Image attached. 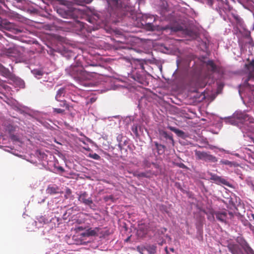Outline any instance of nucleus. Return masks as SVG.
Here are the masks:
<instances>
[{
  "label": "nucleus",
  "instance_id": "obj_8",
  "mask_svg": "<svg viewBox=\"0 0 254 254\" xmlns=\"http://www.w3.org/2000/svg\"><path fill=\"white\" fill-rule=\"evenodd\" d=\"M4 53L7 57L15 58H21L22 55V53L20 51V48L15 46L5 49Z\"/></svg>",
  "mask_w": 254,
  "mask_h": 254
},
{
  "label": "nucleus",
  "instance_id": "obj_16",
  "mask_svg": "<svg viewBox=\"0 0 254 254\" xmlns=\"http://www.w3.org/2000/svg\"><path fill=\"white\" fill-rule=\"evenodd\" d=\"M248 70L250 71V75L248 78L245 80L244 84L246 86L251 88V85L249 83L248 81L251 79V76L254 72V60H253L250 63L248 64H246Z\"/></svg>",
  "mask_w": 254,
  "mask_h": 254
},
{
  "label": "nucleus",
  "instance_id": "obj_33",
  "mask_svg": "<svg viewBox=\"0 0 254 254\" xmlns=\"http://www.w3.org/2000/svg\"><path fill=\"white\" fill-rule=\"evenodd\" d=\"M178 165L179 167L181 168L185 169L187 168L186 166L182 163L179 164Z\"/></svg>",
  "mask_w": 254,
  "mask_h": 254
},
{
  "label": "nucleus",
  "instance_id": "obj_9",
  "mask_svg": "<svg viewBox=\"0 0 254 254\" xmlns=\"http://www.w3.org/2000/svg\"><path fill=\"white\" fill-rule=\"evenodd\" d=\"M78 199L80 202L85 205L89 206L90 208H92V205H94L91 197H89L88 194L86 191L81 192L78 196Z\"/></svg>",
  "mask_w": 254,
  "mask_h": 254
},
{
  "label": "nucleus",
  "instance_id": "obj_6",
  "mask_svg": "<svg viewBox=\"0 0 254 254\" xmlns=\"http://www.w3.org/2000/svg\"><path fill=\"white\" fill-rule=\"evenodd\" d=\"M212 216L213 218L215 217L217 220L224 222H228L229 221H234V218L235 217V215L232 212L226 210L215 212L212 214Z\"/></svg>",
  "mask_w": 254,
  "mask_h": 254
},
{
  "label": "nucleus",
  "instance_id": "obj_41",
  "mask_svg": "<svg viewBox=\"0 0 254 254\" xmlns=\"http://www.w3.org/2000/svg\"><path fill=\"white\" fill-rule=\"evenodd\" d=\"M38 74L39 75H41V73H40V72L38 73Z\"/></svg>",
  "mask_w": 254,
  "mask_h": 254
},
{
  "label": "nucleus",
  "instance_id": "obj_14",
  "mask_svg": "<svg viewBox=\"0 0 254 254\" xmlns=\"http://www.w3.org/2000/svg\"><path fill=\"white\" fill-rule=\"evenodd\" d=\"M87 20L89 22L93 24V25H96V26H94L93 27V29L95 30L98 28V26L100 25L101 22V20H100V15L97 13H93L91 16H89L87 18Z\"/></svg>",
  "mask_w": 254,
  "mask_h": 254
},
{
  "label": "nucleus",
  "instance_id": "obj_22",
  "mask_svg": "<svg viewBox=\"0 0 254 254\" xmlns=\"http://www.w3.org/2000/svg\"><path fill=\"white\" fill-rule=\"evenodd\" d=\"M58 101L60 102L59 105L60 107L64 108L67 110L69 109V105L65 100H63Z\"/></svg>",
  "mask_w": 254,
  "mask_h": 254
},
{
  "label": "nucleus",
  "instance_id": "obj_37",
  "mask_svg": "<svg viewBox=\"0 0 254 254\" xmlns=\"http://www.w3.org/2000/svg\"><path fill=\"white\" fill-rule=\"evenodd\" d=\"M170 251H171L172 252H174V251H175V250H174V249L173 248H170Z\"/></svg>",
  "mask_w": 254,
  "mask_h": 254
},
{
  "label": "nucleus",
  "instance_id": "obj_5",
  "mask_svg": "<svg viewBox=\"0 0 254 254\" xmlns=\"http://www.w3.org/2000/svg\"><path fill=\"white\" fill-rule=\"evenodd\" d=\"M5 29L18 34L25 32L24 28L17 26L15 24L11 23L6 20H1L0 23V30Z\"/></svg>",
  "mask_w": 254,
  "mask_h": 254
},
{
  "label": "nucleus",
  "instance_id": "obj_21",
  "mask_svg": "<svg viewBox=\"0 0 254 254\" xmlns=\"http://www.w3.org/2000/svg\"><path fill=\"white\" fill-rule=\"evenodd\" d=\"M109 5L113 7H120L121 6V0H108Z\"/></svg>",
  "mask_w": 254,
  "mask_h": 254
},
{
  "label": "nucleus",
  "instance_id": "obj_15",
  "mask_svg": "<svg viewBox=\"0 0 254 254\" xmlns=\"http://www.w3.org/2000/svg\"><path fill=\"white\" fill-rule=\"evenodd\" d=\"M58 12L63 17L65 18H73L74 16V11L72 9L65 10L63 8H60L58 9Z\"/></svg>",
  "mask_w": 254,
  "mask_h": 254
},
{
  "label": "nucleus",
  "instance_id": "obj_43",
  "mask_svg": "<svg viewBox=\"0 0 254 254\" xmlns=\"http://www.w3.org/2000/svg\"><path fill=\"white\" fill-rule=\"evenodd\" d=\"M164 230L165 232L166 231V229H164Z\"/></svg>",
  "mask_w": 254,
  "mask_h": 254
},
{
  "label": "nucleus",
  "instance_id": "obj_29",
  "mask_svg": "<svg viewBox=\"0 0 254 254\" xmlns=\"http://www.w3.org/2000/svg\"><path fill=\"white\" fill-rule=\"evenodd\" d=\"M146 28L148 30H154V26L152 23H147L145 25Z\"/></svg>",
  "mask_w": 254,
  "mask_h": 254
},
{
  "label": "nucleus",
  "instance_id": "obj_4",
  "mask_svg": "<svg viewBox=\"0 0 254 254\" xmlns=\"http://www.w3.org/2000/svg\"><path fill=\"white\" fill-rule=\"evenodd\" d=\"M0 73L2 76L9 79L14 82L18 83L19 86L24 87L25 84L24 81L12 73L8 68H6L1 64H0Z\"/></svg>",
  "mask_w": 254,
  "mask_h": 254
},
{
  "label": "nucleus",
  "instance_id": "obj_23",
  "mask_svg": "<svg viewBox=\"0 0 254 254\" xmlns=\"http://www.w3.org/2000/svg\"><path fill=\"white\" fill-rule=\"evenodd\" d=\"M154 144H155L156 149H157V150L159 152L160 151H162V153L164 152L165 146L164 145L159 144L157 142H155Z\"/></svg>",
  "mask_w": 254,
  "mask_h": 254
},
{
  "label": "nucleus",
  "instance_id": "obj_44",
  "mask_svg": "<svg viewBox=\"0 0 254 254\" xmlns=\"http://www.w3.org/2000/svg\"><path fill=\"white\" fill-rule=\"evenodd\" d=\"M52 219L50 220V221L51 222H52Z\"/></svg>",
  "mask_w": 254,
  "mask_h": 254
},
{
  "label": "nucleus",
  "instance_id": "obj_36",
  "mask_svg": "<svg viewBox=\"0 0 254 254\" xmlns=\"http://www.w3.org/2000/svg\"><path fill=\"white\" fill-rule=\"evenodd\" d=\"M165 250L166 254H169V252H168V248L167 247L165 248Z\"/></svg>",
  "mask_w": 254,
  "mask_h": 254
},
{
  "label": "nucleus",
  "instance_id": "obj_13",
  "mask_svg": "<svg viewBox=\"0 0 254 254\" xmlns=\"http://www.w3.org/2000/svg\"><path fill=\"white\" fill-rule=\"evenodd\" d=\"M210 178L211 181H213L215 183L218 185H224L227 186H230V183L224 178L222 177L219 176L216 174L210 173Z\"/></svg>",
  "mask_w": 254,
  "mask_h": 254
},
{
  "label": "nucleus",
  "instance_id": "obj_11",
  "mask_svg": "<svg viewBox=\"0 0 254 254\" xmlns=\"http://www.w3.org/2000/svg\"><path fill=\"white\" fill-rule=\"evenodd\" d=\"M149 223H138L137 228V234L139 237H144L149 231Z\"/></svg>",
  "mask_w": 254,
  "mask_h": 254
},
{
  "label": "nucleus",
  "instance_id": "obj_31",
  "mask_svg": "<svg viewBox=\"0 0 254 254\" xmlns=\"http://www.w3.org/2000/svg\"><path fill=\"white\" fill-rule=\"evenodd\" d=\"M57 170L61 173L64 172V169L61 166H58L56 167Z\"/></svg>",
  "mask_w": 254,
  "mask_h": 254
},
{
  "label": "nucleus",
  "instance_id": "obj_17",
  "mask_svg": "<svg viewBox=\"0 0 254 254\" xmlns=\"http://www.w3.org/2000/svg\"><path fill=\"white\" fill-rule=\"evenodd\" d=\"M46 192L51 195L57 194L60 192V189L56 185H50L46 189Z\"/></svg>",
  "mask_w": 254,
  "mask_h": 254
},
{
  "label": "nucleus",
  "instance_id": "obj_19",
  "mask_svg": "<svg viewBox=\"0 0 254 254\" xmlns=\"http://www.w3.org/2000/svg\"><path fill=\"white\" fill-rule=\"evenodd\" d=\"M168 128L171 131L174 132L179 137H182V138H185L186 135H185V133L181 130H180L178 128H176V127H171V126H169L168 127Z\"/></svg>",
  "mask_w": 254,
  "mask_h": 254
},
{
  "label": "nucleus",
  "instance_id": "obj_2",
  "mask_svg": "<svg viewBox=\"0 0 254 254\" xmlns=\"http://www.w3.org/2000/svg\"><path fill=\"white\" fill-rule=\"evenodd\" d=\"M77 229L79 231H83L80 233V236L82 237H89L93 236H97L99 238L105 237L108 234L106 230H103L98 227H95L94 228L78 227Z\"/></svg>",
  "mask_w": 254,
  "mask_h": 254
},
{
  "label": "nucleus",
  "instance_id": "obj_38",
  "mask_svg": "<svg viewBox=\"0 0 254 254\" xmlns=\"http://www.w3.org/2000/svg\"><path fill=\"white\" fill-rule=\"evenodd\" d=\"M252 217L254 220V214H252Z\"/></svg>",
  "mask_w": 254,
  "mask_h": 254
},
{
  "label": "nucleus",
  "instance_id": "obj_26",
  "mask_svg": "<svg viewBox=\"0 0 254 254\" xmlns=\"http://www.w3.org/2000/svg\"><path fill=\"white\" fill-rule=\"evenodd\" d=\"M207 65L209 66L211 68V70L212 71H215L216 69V66L214 64V63L212 61H208L207 63Z\"/></svg>",
  "mask_w": 254,
  "mask_h": 254
},
{
  "label": "nucleus",
  "instance_id": "obj_39",
  "mask_svg": "<svg viewBox=\"0 0 254 254\" xmlns=\"http://www.w3.org/2000/svg\"><path fill=\"white\" fill-rule=\"evenodd\" d=\"M80 26H82V27H83V26H83V23H80Z\"/></svg>",
  "mask_w": 254,
  "mask_h": 254
},
{
  "label": "nucleus",
  "instance_id": "obj_18",
  "mask_svg": "<svg viewBox=\"0 0 254 254\" xmlns=\"http://www.w3.org/2000/svg\"><path fill=\"white\" fill-rule=\"evenodd\" d=\"M228 248L229 251L232 254H239L240 252L241 251L239 246L237 244H230Z\"/></svg>",
  "mask_w": 254,
  "mask_h": 254
},
{
  "label": "nucleus",
  "instance_id": "obj_12",
  "mask_svg": "<svg viewBox=\"0 0 254 254\" xmlns=\"http://www.w3.org/2000/svg\"><path fill=\"white\" fill-rule=\"evenodd\" d=\"M159 135L161 139H165L167 144H170L172 146L174 145V140L171 133H168L166 131L161 130H159Z\"/></svg>",
  "mask_w": 254,
  "mask_h": 254
},
{
  "label": "nucleus",
  "instance_id": "obj_20",
  "mask_svg": "<svg viewBox=\"0 0 254 254\" xmlns=\"http://www.w3.org/2000/svg\"><path fill=\"white\" fill-rule=\"evenodd\" d=\"M65 94V90L64 88H61L57 92L55 98L57 101L63 100L62 98L64 97Z\"/></svg>",
  "mask_w": 254,
  "mask_h": 254
},
{
  "label": "nucleus",
  "instance_id": "obj_28",
  "mask_svg": "<svg viewBox=\"0 0 254 254\" xmlns=\"http://www.w3.org/2000/svg\"><path fill=\"white\" fill-rule=\"evenodd\" d=\"M89 156L91 158H92L95 160H98L100 159V156L98 154H97V153H92V154H90Z\"/></svg>",
  "mask_w": 254,
  "mask_h": 254
},
{
  "label": "nucleus",
  "instance_id": "obj_32",
  "mask_svg": "<svg viewBox=\"0 0 254 254\" xmlns=\"http://www.w3.org/2000/svg\"><path fill=\"white\" fill-rule=\"evenodd\" d=\"M138 177H147L146 174L144 172L140 173L137 175Z\"/></svg>",
  "mask_w": 254,
  "mask_h": 254
},
{
  "label": "nucleus",
  "instance_id": "obj_40",
  "mask_svg": "<svg viewBox=\"0 0 254 254\" xmlns=\"http://www.w3.org/2000/svg\"><path fill=\"white\" fill-rule=\"evenodd\" d=\"M129 239V238L128 237V238L126 240V241H128V239Z\"/></svg>",
  "mask_w": 254,
  "mask_h": 254
},
{
  "label": "nucleus",
  "instance_id": "obj_27",
  "mask_svg": "<svg viewBox=\"0 0 254 254\" xmlns=\"http://www.w3.org/2000/svg\"><path fill=\"white\" fill-rule=\"evenodd\" d=\"M54 113H56L57 114H64L65 110L61 108H53Z\"/></svg>",
  "mask_w": 254,
  "mask_h": 254
},
{
  "label": "nucleus",
  "instance_id": "obj_3",
  "mask_svg": "<svg viewBox=\"0 0 254 254\" xmlns=\"http://www.w3.org/2000/svg\"><path fill=\"white\" fill-rule=\"evenodd\" d=\"M225 121L230 124L236 125L238 123H244L248 122L250 123H253L254 119L245 113L237 112L233 117L226 119Z\"/></svg>",
  "mask_w": 254,
  "mask_h": 254
},
{
  "label": "nucleus",
  "instance_id": "obj_30",
  "mask_svg": "<svg viewBox=\"0 0 254 254\" xmlns=\"http://www.w3.org/2000/svg\"><path fill=\"white\" fill-rule=\"evenodd\" d=\"M71 194V190L69 189H67L65 191V197L68 198L69 196Z\"/></svg>",
  "mask_w": 254,
  "mask_h": 254
},
{
  "label": "nucleus",
  "instance_id": "obj_10",
  "mask_svg": "<svg viewBox=\"0 0 254 254\" xmlns=\"http://www.w3.org/2000/svg\"><path fill=\"white\" fill-rule=\"evenodd\" d=\"M236 242L242 247L248 254H254V251L249 246L247 242L242 237H238Z\"/></svg>",
  "mask_w": 254,
  "mask_h": 254
},
{
  "label": "nucleus",
  "instance_id": "obj_25",
  "mask_svg": "<svg viewBox=\"0 0 254 254\" xmlns=\"http://www.w3.org/2000/svg\"><path fill=\"white\" fill-rule=\"evenodd\" d=\"M157 247L154 245L149 246L147 247V251L150 254H154L156 252Z\"/></svg>",
  "mask_w": 254,
  "mask_h": 254
},
{
  "label": "nucleus",
  "instance_id": "obj_35",
  "mask_svg": "<svg viewBox=\"0 0 254 254\" xmlns=\"http://www.w3.org/2000/svg\"><path fill=\"white\" fill-rule=\"evenodd\" d=\"M48 219H45V218H43V219H42V221H43V222H45L46 221H48ZM39 221H40V222H41V220L39 219Z\"/></svg>",
  "mask_w": 254,
  "mask_h": 254
},
{
  "label": "nucleus",
  "instance_id": "obj_7",
  "mask_svg": "<svg viewBox=\"0 0 254 254\" xmlns=\"http://www.w3.org/2000/svg\"><path fill=\"white\" fill-rule=\"evenodd\" d=\"M194 153L197 159L210 163H216L218 161V159L215 156L210 154L209 152L196 150Z\"/></svg>",
  "mask_w": 254,
  "mask_h": 254
},
{
  "label": "nucleus",
  "instance_id": "obj_42",
  "mask_svg": "<svg viewBox=\"0 0 254 254\" xmlns=\"http://www.w3.org/2000/svg\"><path fill=\"white\" fill-rule=\"evenodd\" d=\"M43 217V216H41V217H40L41 219Z\"/></svg>",
  "mask_w": 254,
  "mask_h": 254
},
{
  "label": "nucleus",
  "instance_id": "obj_34",
  "mask_svg": "<svg viewBox=\"0 0 254 254\" xmlns=\"http://www.w3.org/2000/svg\"><path fill=\"white\" fill-rule=\"evenodd\" d=\"M0 3L3 4L4 6L5 5L4 0H0Z\"/></svg>",
  "mask_w": 254,
  "mask_h": 254
},
{
  "label": "nucleus",
  "instance_id": "obj_1",
  "mask_svg": "<svg viewBox=\"0 0 254 254\" xmlns=\"http://www.w3.org/2000/svg\"><path fill=\"white\" fill-rule=\"evenodd\" d=\"M77 59V57L75 58L76 64L75 65H71L70 67L67 69L69 75L78 81L90 79L91 77V74L95 73V72H88L85 70L81 64L80 59Z\"/></svg>",
  "mask_w": 254,
  "mask_h": 254
},
{
  "label": "nucleus",
  "instance_id": "obj_24",
  "mask_svg": "<svg viewBox=\"0 0 254 254\" xmlns=\"http://www.w3.org/2000/svg\"><path fill=\"white\" fill-rule=\"evenodd\" d=\"M220 163L223 165L229 166L230 167H232L234 165V163L233 162H231L228 160L224 159L220 160Z\"/></svg>",
  "mask_w": 254,
  "mask_h": 254
}]
</instances>
